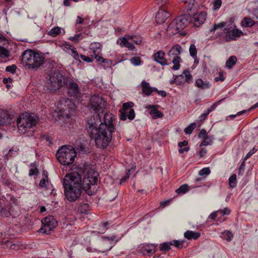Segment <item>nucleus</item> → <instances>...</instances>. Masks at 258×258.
Returning a JSON list of instances; mask_svg holds the SVG:
<instances>
[{"label": "nucleus", "mask_w": 258, "mask_h": 258, "mask_svg": "<svg viewBox=\"0 0 258 258\" xmlns=\"http://www.w3.org/2000/svg\"><path fill=\"white\" fill-rule=\"evenodd\" d=\"M17 69V67L15 64H13L12 66H9L6 67V71L9 72H11V73H15L16 70Z\"/></svg>", "instance_id": "nucleus-52"}, {"label": "nucleus", "mask_w": 258, "mask_h": 258, "mask_svg": "<svg viewBox=\"0 0 258 258\" xmlns=\"http://www.w3.org/2000/svg\"><path fill=\"white\" fill-rule=\"evenodd\" d=\"M237 178H229L228 182L229 186L231 188L236 187L237 185Z\"/></svg>", "instance_id": "nucleus-51"}, {"label": "nucleus", "mask_w": 258, "mask_h": 258, "mask_svg": "<svg viewBox=\"0 0 258 258\" xmlns=\"http://www.w3.org/2000/svg\"><path fill=\"white\" fill-rule=\"evenodd\" d=\"M56 157L59 162L63 165L72 164L76 157V152L71 145H64L58 149Z\"/></svg>", "instance_id": "nucleus-5"}, {"label": "nucleus", "mask_w": 258, "mask_h": 258, "mask_svg": "<svg viewBox=\"0 0 258 258\" xmlns=\"http://www.w3.org/2000/svg\"><path fill=\"white\" fill-rule=\"evenodd\" d=\"M196 86L201 89H209L211 85L208 81H203L201 79H198L196 81Z\"/></svg>", "instance_id": "nucleus-27"}, {"label": "nucleus", "mask_w": 258, "mask_h": 258, "mask_svg": "<svg viewBox=\"0 0 258 258\" xmlns=\"http://www.w3.org/2000/svg\"><path fill=\"white\" fill-rule=\"evenodd\" d=\"M232 237L233 234L229 231H225L222 233V237L228 241H230L232 239Z\"/></svg>", "instance_id": "nucleus-37"}, {"label": "nucleus", "mask_w": 258, "mask_h": 258, "mask_svg": "<svg viewBox=\"0 0 258 258\" xmlns=\"http://www.w3.org/2000/svg\"><path fill=\"white\" fill-rule=\"evenodd\" d=\"M127 178H104V182L107 184H111L115 186L116 185H120L125 182Z\"/></svg>", "instance_id": "nucleus-25"}, {"label": "nucleus", "mask_w": 258, "mask_h": 258, "mask_svg": "<svg viewBox=\"0 0 258 258\" xmlns=\"http://www.w3.org/2000/svg\"><path fill=\"white\" fill-rule=\"evenodd\" d=\"M128 39H132L136 44H140L142 41L141 36L136 35H127Z\"/></svg>", "instance_id": "nucleus-36"}, {"label": "nucleus", "mask_w": 258, "mask_h": 258, "mask_svg": "<svg viewBox=\"0 0 258 258\" xmlns=\"http://www.w3.org/2000/svg\"><path fill=\"white\" fill-rule=\"evenodd\" d=\"M83 38L82 34L79 33L78 34L75 35L74 36H71L69 38V40H71L72 41L77 43L79 42V41Z\"/></svg>", "instance_id": "nucleus-43"}, {"label": "nucleus", "mask_w": 258, "mask_h": 258, "mask_svg": "<svg viewBox=\"0 0 258 258\" xmlns=\"http://www.w3.org/2000/svg\"><path fill=\"white\" fill-rule=\"evenodd\" d=\"M225 98L222 99L216 102H215L210 108L211 110H214L218 105H219L222 101H223Z\"/></svg>", "instance_id": "nucleus-63"}, {"label": "nucleus", "mask_w": 258, "mask_h": 258, "mask_svg": "<svg viewBox=\"0 0 258 258\" xmlns=\"http://www.w3.org/2000/svg\"><path fill=\"white\" fill-rule=\"evenodd\" d=\"M9 56V53L8 50L5 48L0 45V57L3 58H6Z\"/></svg>", "instance_id": "nucleus-41"}, {"label": "nucleus", "mask_w": 258, "mask_h": 258, "mask_svg": "<svg viewBox=\"0 0 258 258\" xmlns=\"http://www.w3.org/2000/svg\"><path fill=\"white\" fill-rule=\"evenodd\" d=\"M64 49H66V51L68 53H71V52L73 51L72 49V47H75L73 46V45H70V44H66L64 45Z\"/></svg>", "instance_id": "nucleus-64"}, {"label": "nucleus", "mask_w": 258, "mask_h": 258, "mask_svg": "<svg viewBox=\"0 0 258 258\" xmlns=\"http://www.w3.org/2000/svg\"><path fill=\"white\" fill-rule=\"evenodd\" d=\"M226 26V23L223 22L219 24H215L213 27L211 28V32H214L218 28H222Z\"/></svg>", "instance_id": "nucleus-44"}, {"label": "nucleus", "mask_w": 258, "mask_h": 258, "mask_svg": "<svg viewBox=\"0 0 258 258\" xmlns=\"http://www.w3.org/2000/svg\"><path fill=\"white\" fill-rule=\"evenodd\" d=\"M95 58L98 61H101L102 62H105V61H107L108 62H109V60L107 59H104L102 56H99L98 53H96L94 54Z\"/></svg>", "instance_id": "nucleus-56"}, {"label": "nucleus", "mask_w": 258, "mask_h": 258, "mask_svg": "<svg viewBox=\"0 0 258 258\" xmlns=\"http://www.w3.org/2000/svg\"><path fill=\"white\" fill-rule=\"evenodd\" d=\"M66 88L68 90V95L71 99L79 101L82 97L81 90L78 84L72 79L67 80Z\"/></svg>", "instance_id": "nucleus-9"}, {"label": "nucleus", "mask_w": 258, "mask_h": 258, "mask_svg": "<svg viewBox=\"0 0 258 258\" xmlns=\"http://www.w3.org/2000/svg\"><path fill=\"white\" fill-rule=\"evenodd\" d=\"M88 145L86 141L78 139L76 141L75 145V149L76 153H79L82 154H87L89 153Z\"/></svg>", "instance_id": "nucleus-15"}, {"label": "nucleus", "mask_w": 258, "mask_h": 258, "mask_svg": "<svg viewBox=\"0 0 258 258\" xmlns=\"http://www.w3.org/2000/svg\"><path fill=\"white\" fill-rule=\"evenodd\" d=\"M61 182L64 197L70 202L79 200L83 190L88 195H93L99 188L98 178H62Z\"/></svg>", "instance_id": "nucleus-2"}, {"label": "nucleus", "mask_w": 258, "mask_h": 258, "mask_svg": "<svg viewBox=\"0 0 258 258\" xmlns=\"http://www.w3.org/2000/svg\"><path fill=\"white\" fill-rule=\"evenodd\" d=\"M203 139V141L200 144V147H201L212 145L214 138L213 136H208Z\"/></svg>", "instance_id": "nucleus-30"}, {"label": "nucleus", "mask_w": 258, "mask_h": 258, "mask_svg": "<svg viewBox=\"0 0 258 258\" xmlns=\"http://www.w3.org/2000/svg\"><path fill=\"white\" fill-rule=\"evenodd\" d=\"M183 75H184L185 80L187 83H190L191 82L192 77L189 71L187 70H185L183 72Z\"/></svg>", "instance_id": "nucleus-46"}, {"label": "nucleus", "mask_w": 258, "mask_h": 258, "mask_svg": "<svg viewBox=\"0 0 258 258\" xmlns=\"http://www.w3.org/2000/svg\"><path fill=\"white\" fill-rule=\"evenodd\" d=\"M22 60L29 68L37 70L44 63L45 57L41 53L27 49L23 53Z\"/></svg>", "instance_id": "nucleus-4"}, {"label": "nucleus", "mask_w": 258, "mask_h": 258, "mask_svg": "<svg viewBox=\"0 0 258 258\" xmlns=\"http://www.w3.org/2000/svg\"><path fill=\"white\" fill-rule=\"evenodd\" d=\"M131 62L135 66H139L141 63V60L139 57L135 56L131 59Z\"/></svg>", "instance_id": "nucleus-48"}, {"label": "nucleus", "mask_w": 258, "mask_h": 258, "mask_svg": "<svg viewBox=\"0 0 258 258\" xmlns=\"http://www.w3.org/2000/svg\"><path fill=\"white\" fill-rule=\"evenodd\" d=\"M80 57L82 59V60L87 62H92L93 60L92 58L89 57L83 54L80 55Z\"/></svg>", "instance_id": "nucleus-58"}, {"label": "nucleus", "mask_w": 258, "mask_h": 258, "mask_svg": "<svg viewBox=\"0 0 258 258\" xmlns=\"http://www.w3.org/2000/svg\"><path fill=\"white\" fill-rule=\"evenodd\" d=\"M11 206L9 203L7 205L0 202V216L2 217H8L12 216L15 217L18 215V213H15L13 210H11Z\"/></svg>", "instance_id": "nucleus-14"}, {"label": "nucleus", "mask_w": 258, "mask_h": 258, "mask_svg": "<svg viewBox=\"0 0 258 258\" xmlns=\"http://www.w3.org/2000/svg\"><path fill=\"white\" fill-rule=\"evenodd\" d=\"M165 52L162 50H159L154 54V60L161 66H167L169 63L167 62V59L165 58Z\"/></svg>", "instance_id": "nucleus-17"}, {"label": "nucleus", "mask_w": 258, "mask_h": 258, "mask_svg": "<svg viewBox=\"0 0 258 258\" xmlns=\"http://www.w3.org/2000/svg\"><path fill=\"white\" fill-rule=\"evenodd\" d=\"M156 105H149L146 106V108L151 109L150 115H152L153 118L156 119L162 117L163 113L161 111L158 110L156 108Z\"/></svg>", "instance_id": "nucleus-22"}, {"label": "nucleus", "mask_w": 258, "mask_h": 258, "mask_svg": "<svg viewBox=\"0 0 258 258\" xmlns=\"http://www.w3.org/2000/svg\"><path fill=\"white\" fill-rule=\"evenodd\" d=\"M172 245V242H166L161 243L159 249L161 251H167L170 249V246Z\"/></svg>", "instance_id": "nucleus-35"}, {"label": "nucleus", "mask_w": 258, "mask_h": 258, "mask_svg": "<svg viewBox=\"0 0 258 258\" xmlns=\"http://www.w3.org/2000/svg\"><path fill=\"white\" fill-rule=\"evenodd\" d=\"M195 2V0H185V4L187 12H191L192 10L194 8Z\"/></svg>", "instance_id": "nucleus-34"}, {"label": "nucleus", "mask_w": 258, "mask_h": 258, "mask_svg": "<svg viewBox=\"0 0 258 258\" xmlns=\"http://www.w3.org/2000/svg\"><path fill=\"white\" fill-rule=\"evenodd\" d=\"M61 29L59 27H55L51 29V30L49 32V34L52 36L55 37L57 35L60 33Z\"/></svg>", "instance_id": "nucleus-39"}, {"label": "nucleus", "mask_w": 258, "mask_h": 258, "mask_svg": "<svg viewBox=\"0 0 258 258\" xmlns=\"http://www.w3.org/2000/svg\"><path fill=\"white\" fill-rule=\"evenodd\" d=\"M141 250L144 255L150 256L156 252V247L154 244H146L142 247Z\"/></svg>", "instance_id": "nucleus-21"}, {"label": "nucleus", "mask_w": 258, "mask_h": 258, "mask_svg": "<svg viewBox=\"0 0 258 258\" xmlns=\"http://www.w3.org/2000/svg\"><path fill=\"white\" fill-rule=\"evenodd\" d=\"M206 136H208L207 134V132L206 130L202 129L200 131L199 134V138H205Z\"/></svg>", "instance_id": "nucleus-62"}, {"label": "nucleus", "mask_w": 258, "mask_h": 258, "mask_svg": "<svg viewBox=\"0 0 258 258\" xmlns=\"http://www.w3.org/2000/svg\"><path fill=\"white\" fill-rule=\"evenodd\" d=\"M258 107V102L255 103V104H254L253 105H252L250 108H249L248 109H247V110H242L241 111H239L238 112H237V115H240L241 114H242L243 113H245V112H249L250 110L253 109H255L256 108Z\"/></svg>", "instance_id": "nucleus-49"}, {"label": "nucleus", "mask_w": 258, "mask_h": 258, "mask_svg": "<svg viewBox=\"0 0 258 258\" xmlns=\"http://www.w3.org/2000/svg\"><path fill=\"white\" fill-rule=\"evenodd\" d=\"M99 173L95 170L93 165H73L64 177H98Z\"/></svg>", "instance_id": "nucleus-3"}, {"label": "nucleus", "mask_w": 258, "mask_h": 258, "mask_svg": "<svg viewBox=\"0 0 258 258\" xmlns=\"http://www.w3.org/2000/svg\"><path fill=\"white\" fill-rule=\"evenodd\" d=\"M106 104L104 99L98 95L92 96L90 99V107L95 112L88 119L87 131L96 146L105 148L110 143L112 133L115 131L113 125V115L110 112L103 111Z\"/></svg>", "instance_id": "nucleus-1"}, {"label": "nucleus", "mask_w": 258, "mask_h": 258, "mask_svg": "<svg viewBox=\"0 0 258 258\" xmlns=\"http://www.w3.org/2000/svg\"><path fill=\"white\" fill-rule=\"evenodd\" d=\"M224 32L228 36V38H227V41L229 40H235L236 37H239L242 35L243 33L238 29H233L230 31L228 28H225L224 29Z\"/></svg>", "instance_id": "nucleus-18"}, {"label": "nucleus", "mask_w": 258, "mask_h": 258, "mask_svg": "<svg viewBox=\"0 0 258 258\" xmlns=\"http://www.w3.org/2000/svg\"><path fill=\"white\" fill-rule=\"evenodd\" d=\"M189 190V187L187 184H184L180 186L179 188L176 189L175 192L177 194H184Z\"/></svg>", "instance_id": "nucleus-33"}, {"label": "nucleus", "mask_w": 258, "mask_h": 258, "mask_svg": "<svg viewBox=\"0 0 258 258\" xmlns=\"http://www.w3.org/2000/svg\"><path fill=\"white\" fill-rule=\"evenodd\" d=\"M72 49L73 51L71 52V53L72 54L73 57L75 59L78 60L79 59V58L80 57V55H79L75 47H72Z\"/></svg>", "instance_id": "nucleus-55"}, {"label": "nucleus", "mask_w": 258, "mask_h": 258, "mask_svg": "<svg viewBox=\"0 0 258 258\" xmlns=\"http://www.w3.org/2000/svg\"><path fill=\"white\" fill-rule=\"evenodd\" d=\"M90 48L94 54L96 53L99 54L101 49V45L99 42H93L90 44Z\"/></svg>", "instance_id": "nucleus-29"}, {"label": "nucleus", "mask_w": 258, "mask_h": 258, "mask_svg": "<svg viewBox=\"0 0 258 258\" xmlns=\"http://www.w3.org/2000/svg\"><path fill=\"white\" fill-rule=\"evenodd\" d=\"M63 80L62 74L58 71H54L50 74L49 79L45 85L46 87L51 92H55L62 87L64 84Z\"/></svg>", "instance_id": "nucleus-8"}, {"label": "nucleus", "mask_w": 258, "mask_h": 258, "mask_svg": "<svg viewBox=\"0 0 258 258\" xmlns=\"http://www.w3.org/2000/svg\"><path fill=\"white\" fill-rule=\"evenodd\" d=\"M196 10L193 8L191 12H187L191 18V21H194L195 26L198 27L202 24L206 20L207 13L205 12L195 13Z\"/></svg>", "instance_id": "nucleus-13"}, {"label": "nucleus", "mask_w": 258, "mask_h": 258, "mask_svg": "<svg viewBox=\"0 0 258 258\" xmlns=\"http://www.w3.org/2000/svg\"><path fill=\"white\" fill-rule=\"evenodd\" d=\"M236 61H237L236 57L234 55L231 56L226 61V66L228 68L231 69L233 67V66L235 64Z\"/></svg>", "instance_id": "nucleus-31"}, {"label": "nucleus", "mask_w": 258, "mask_h": 258, "mask_svg": "<svg viewBox=\"0 0 258 258\" xmlns=\"http://www.w3.org/2000/svg\"><path fill=\"white\" fill-rule=\"evenodd\" d=\"M201 236L200 232H195L190 230H187L184 233V237L188 240H197Z\"/></svg>", "instance_id": "nucleus-24"}, {"label": "nucleus", "mask_w": 258, "mask_h": 258, "mask_svg": "<svg viewBox=\"0 0 258 258\" xmlns=\"http://www.w3.org/2000/svg\"><path fill=\"white\" fill-rule=\"evenodd\" d=\"M4 183L10 189H12L13 185L11 180L9 178H4Z\"/></svg>", "instance_id": "nucleus-53"}, {"label": "nucleus", "mask_w": 258, "mask_h": 258, "mask_svg": "<svg viewBox=\"0 0 258 258\" xmlns=\"http://www.w3.org/2000/svg\"><path fill=\"white\" fill-rule=\"evenodd\" d=\"M256 151V149L255 148H253L251 150H250L245 156L244 160H247L253 154H254Z\"/></svg>", "instance_id": "nucleus-61"}, {"label": "nucleus", "mask_w": 258, "mask_h": 258, "mask_svg": "<svg viewBox=\"0 0 258 258\" xmlns=\"http://www.w3.org/2000/svg\"><path fill=\"white\" fill-rule=\"evenodd\" d=\"M133 104V103L132 102L125 103L123 104L122 109L120 110V119L125 120L127 117L130 120H132L135 118V113L134 110L131 108Z\"/></svg>", "instance_id": "nucleus-12"}, {"label": "nucleus", "mask_w": 258, "mask_h": 258, "mask_svg": "<svg viewBox=\"0 0 258 258\" xmlns=\"http://www.w3.org/2000/svg\"><path fill=\"white\" fill-rule=\"evenodd\" d=\"M170 14L163 9H160L156 16V21L158 23H163L169 18Z\"/></svg>", "instance_id": "nucleus-19"}, {"label": "nucleus", "mask_w": 258, "mask_h": 258, "mask_svg": "<svg viewBox=\"0 0 258 258\" xmlns=\"http://www.w3.org/2000/svg\"><path fill=\"white\" fill-rule=\"evenodd\" d=\"M6 246L11 249L17 250L20 247V244L17 243L15 239L7 240L4 241Z\"/></svg>", "instance_id": "nucleus-26"}, {"label": "nucleus", "mask_w": 258, "mask_h": 258, "mask_svg": "<svg viewBox=\"0 0 258 258\" xmlns=\"http://www.w3.org/2000/svg\"><path fill=\"white\" fill-rule=\"evenodd\" d=\"M142 92L147 96L151 95L153 92L158 91V89L155 87H151L149 83L145 80L142 82Z\"/></svg>", "instance_id": "nucleus-20"}, {"label": "nucleus", "mask_w": 258, "mask_h": 258, "mask_svg": "<svg viewBox=\"0 0 258 258\" xmlns=\"http://www.w3.org/2000/svg\"><path fill=\"white\" fill-rule=\"evenodd\" d=\"M189 51L191 56L194 58L197 57V50L195 44H192L190 45L189 48Z\"/></svg>", "instance_id": "nucleus-40"}, {"label": "nucleus", "mask_w": 258, "mask_h": 258, "mask_svg": "<svg viewBox=\"0 0 258 258\" xmlns=\"http://www.w3.org/2000/svg\"><path fill=\"white\" fill-rule=\"evenodd\" d=\"M14 121L13 115L10 114L8 111H0V124L2 125H8Z\"/></svg>", "instance_id": "nucleus-16"}, {"label": "nucleus", "mask_w": 258, "mask_h": 258, "mask_svg": "<svg viewBox=\"0 0 258 258\" xmlns=\"http://www.w3.org/2000/svg\"><path fill=\"white\" fill-rule=\"evenodd\" d=\"M41 222L42 225L39 232L45 234H49L57 225V221L52 216L46 217Z\"/></svg>", "instance_id": "nucleus-11"}, {"label": "nucleus", "mask_w": 258, "mask_h": 258, "mask_svg": "<svg viewBox=\"0 0 258 258\" xmlns=\"http://www.w3.org/2000/svg\"><path fill=\"white\" fill-rule=\"evenodd\" d=\"M182 48L179 44H176L170 49L167 52L168 56L171 58L173 57L172 62L173 63L172 69L176 71L179 69L181 61V58L178 56L181 52Z\"/></svg>", "instance_id": "nucleus-10"}, {"label": "nucleus", "mask_w": 258, "mask_h": 258, "mask_svg": "<svg viewBox=\"0 0 258 258\" xmlns=\"http://www.w3.org/2000/svg\"><path fill=\"white\" fill-rule=\"evenodd\" d=\"M211 172L209 167L203 168L199 171V174L200 176H208Z\"/></svg>", "instance_id": "nucleus-45"}, {"label": "nucleus", "mask_w": 258, "mask_h": 258, "mask_svg": "<svg viewBox=\"0 0 258 258\" xmlns=\"http://www.w3.org/2000/svg\"><path fill=\"white\" fill-rule=\"evenodd\" d=\"M108 224L109 223L107 222L101 223V224L99 225L100 228H99L98 232L99 233H103L107 229V226Z\"/></svg>", "instance_id": "nucleus-42"}, {"label": "nucleus", "mask_w": 258, "mask_h": 258, "mask_svg": "<svg viewBox=\"0 0 258 258\" xmlns=\"http://www.w3.org/2000/svg\"><path fill=\"white\" fill-rule=\"evenodd\" d=\"M245 161H244L241 163L240 164L239 168L238 169V175L241 176L243 174V171L244 170V167H245Z\"/></svg>", "instance_id": "nucleus-54"}, {"label": "nucleus", "mask_w": 258, "mask_h": 258, "mask_svg": "<svg viewBox=\"0 0 258 258\" xmlns=\"http://www.w3.org/2000/svg\"><path fill=\"white\" fill-rule=\"evenodd\" d=\"M196 126L197 124L195 122L190 123L187 127L184 128V132L187 135L191 134L193 130L196 127Z\"/></svg>", "instance_id": "nucleus-38"}, {"label": "nucleus", "mask_w": 258, "mask_h": 258, "mask_svg": "<svg viewBox=\"0 0 258 258\" xmlns=\"http://www.w3.org/2000/svg\"><path fill=\"white\" fill-rule=\"evenodd\" d=\"M29 175L30 176H38L39 173L38 166L36 162L31 163L30 166Z\"/></svg>", "instance_id": "nucleus-28"}, {"label": "nucleus", "mask_w": 258, "mask_h": 258, "mask_svg": "<svg viewBox=\"0 0 258 258\" xmlns=\"http://www.w3.org/2000/svg\"><path fill=\"white\" fill-rule=\"evenodd\" d=\"M190 22H191V18L188 14L179 16L171 22L167 30L172 34H177L186 27Z\"/></svg>", "instance_id": "nucleus-7"}, {"label": "nucleus", "mask_w": 258, "mask_h": 258, "mask_svg": "<svg viewBox=\"0 0 258 258\" xmlns=\"http://www.w3.org/2000/svg\"><path fill=\"white\" fill-rule=\"evenodd\" d=\"M222 4L221 0H215L214 3V7L215 10L220 8Z\"/></svg>", "instance_id": "nucleus-59"}, {"label": "nucleus", "mask_w": 258, "mask_h": 258, "mask_svg": "<svg viewBox=\"0 0 258 258\" xmlns=\"http://www.w3.org/2000/svg\"><path fill=\"white\" fill-rule=\"evenodd\" d=\"M184 241H179L177 240H173L172 242V245H174L176 247L178 248H181L183 247V244L184 243Z\"/></svg>", "instance_id": "nucleus-47"}, {"label": "nucleus", "mask_w": 258, "mask_h": 258, "mask_svg": "<svg viewBox=\"0 0 258 258\" xmlns=\"http://www.w3.org/2000/svg\"><path fill=\"white\" fill-rule=\"evenodd\" d=\"M48 178H42L39 182V186L41 187H46L48 184Z\"/></svg>", "instance_id": "nucleus-50"}, {"label": "nucleus", "mask_w": 258, "mask_h": 258, "mask_svg": "<svg viewBox=\"0 0 258 258\" xmlns=\"http://www.w3.org/2000/svg\"><path fill=\"white\" fill-rule=\"evenodd\" d=\"M218 212L221 216L228 215L230 213V210L228 208H225L223 210H218Z\"/></svg>", "instance_id": "nucleus-57"}, {"label": "nucleus", "mask_w": 258, "mask_h": 258, "mask_svg": "<svg viewBox=\"0 0 258 258\" xmlns=\"http://www.w3.org/2000/svg\"><path fill=\"white\" fill-rule=\"evenodd\" d=\"M119 40V44L121 46H124L131 50H133L135 48L134 44L128 41L130 39H128L127 35H125L124 37L120 38Z\"/></svg>", "instance_id": "nucleus-23"}, {"label": "nucleus", "mask_w": 258, "mask_h": 258, "mask_svg": "<svg viewBox=\"0 0 258 258\" xmlns=\"http://www.w3.org/2000/svg\"><path fill=\"white\" fill-rule=\"evenodd\" d=\"M215 80L216 82L218 81H223L225 80V78L223 76V74L222 72H220L219 73V77H217L215 78Z\"/></svg>", "instance_id": "nucleus-60"}, {"label": "nucleus", "mask_w": 258, "mask_h": 258, "mask_svg": "<svg viewBox=\"0 0 258 258\" xmlns=\"http://www.w3.org/2000/svg\"><path fill=\"white\" fill-rule=\"evenodd\" d=\"M38 117L32 113H26L23 117L17 119V126L19 132L25 134L30 128L35 126L38 121Z\"/></svg>", "instance_id": "nucleus-6"}, {"label": "nucleus", "mask_w": 258, "mask_h": 258, "mask_svg": "<svg viewBox=\"0 0 258 258\" xmlns=\"http://www.w3.org/2000/svg\"><path fill=\"white\" fill-rule=\"evenodd\" d=\"M255 24V22L249 18H244L241 22V25L245 27H250Z\"/></svg>", "instance_id": "nucleus-32"}]
</instances>
